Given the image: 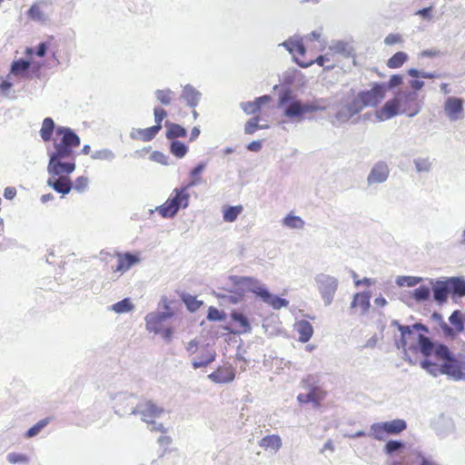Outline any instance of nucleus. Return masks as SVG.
I'll return each instance as SVG.
<instances>
[{
	"instance_id": "25",
	"label": "nucleus",
	"mask_w": 465,
	"mask_h": 465,
	"mask_svg": "<svg viewBox=\"0 0 465 465\" xmlns=\"http://www.w3.org/2000/svg\"><path fill=\"white\" fill-rule=\"evenodd\" d=\"M182 99L185 100L186 104L193 108H195L201 101V92L193 88L192 85H185L183 89Z\"/></svg>"
},
{
	"instance_id": "16",
	"label": "nucleus",
	"mask_w": 465,
	"mask_h": 465,
	"mask_svg": "<svg viewBox=\"0 0 465 465\" xmlns=\"http://www.w3.org/2000/svg\"><path fill=\"white\" fill-rule=\"evenodd\" d=\"M231 320L235 323L233 329H228L230 332L233 334H243V332H249L252 330L251 322L247 315L241 312H232Z\"/></svg>"
},
{
	"instance_id": "46",
	"label": "nucleus",
	"mask_w": 465,
	"mask_h": 465,
	"mask_svg": "<svg viewBox=\"0 0 465 465\" xmlns=\"http://www.w3.org/2000/svg\"><path fill=\"white\" fill-rule=\"evenodd\" d=\"M89 183L88 177H85V175H80L77 177L73 183V188H74L77 192H84V190L87 189Z\"/></svg>"
},
{
	"instance_id": "21",
	"label": "nucleus",
	"mask_w": 465,
	"mask_h": 465,
	"mask_svg": "<svg viewBox=\"0 0 465 465\" xmlns=\"http://www.w3.org/2000/svg\"><path fill=\"white\" fill-rule=\"evenodd\" d=\"M155 135H157V128L154 125L148 128L133 129L130 134V137L133 140L143 141V143L153 140Z\"/></svg>"
},
{
	"instance_id": "28",
	"label": "nucleus",
	"mask_w": 465,
	"mask_h": 465,
	"mask_svg": "<svg viewBox=\"0 0 465 465\" xmlns=\"http://www.w3.org/2000/svg\"><path fill=\"white\" fill-rule=\"evenodd\" d=\"M371 295L368 292H357L355 293L351 307L359 308L361 312H366L370 308Z\"/></svg>"
},
{
	"instance_id": "51",
	"label": "nucleus",
	"mask_w": 465,
	"mask_h": 465,
	"mask_svg": "<svg viewBox=\"0 0 465 465\" xmlns=\"http://www.w3.org/2000/svg\"><path fill=\"white\" fill-rule=\"evenodd\" d=\"M408 74L411 76H421L422 78H438L440 76L437 73L419 72L417 69H410Z\"/></svg>"
},
{
	"instance_id": "20",
	"label": "nucleus",
	"mask_w": 465,
	"mask_h": 465,
	"mask_svg": "<svg viewBox=\"0 0 465 465\" xmlns=\"http://www.w3.org/2000/svg\"><path fill=\"white\" fill-rule=\"evenodd\" d=\"M271 100L269 94H263V96H260L252 100V102H246L245 104H242L241 107L248 115H255L257 112L262 110V106L269 103Z\"/></svg>"
},
{
	"instance_id": "40",
	"label": "nucleus",
	"mask_w": 465,
	"mask_h": 465,
	"mask_svg": "<svg viewBox=\"0 0 465 465\" xmlns=\"http://www.w3.org/2000/svg\"><path fill=\"white\" fill-rule=\"evenodd\" d=\"M431 291L430 287H426V285H421L420 287L416 288L412 292V297L417 302H424V300H428L430 297Z\"/></svg>"
},
{
	"instance_id": "52",
	"label": "nucleus",
	"mask_w": 465,
	"mask_h": 465,
	"mask_svg": "<svg viewBox=\"0 0 465 465\" xmlns=\"http://www.w3.org/2000/svg\"><path fill=\"white\" fill-rule=\"evenodd\" d=\"M402 41L403 38L400 34H390L384 39V43L387 45H394V44H400L402 43Z\"/></svg>"
},
{
	"instance_id": "5",
	"label": "nucleus",
	"mask_w": 465,
	"mask_h": 465,
	"mask_svg": "<svg viewBox=\"0 0 465 465\" xmlns=\"http://www.w3.org/2000/svg\"><path fill=\"white\" fill-rule=\"evenodd\" d=\"M386 95L384 84H374L368 91H361L337 114L339 119H347L364 110L365 106H376Z\"/></svg>"
},
{
	"instance_id": "34",
	"label": "nucleus",
	"mask_w": 465,
	"mask_h": 465,
	"mask_svg": "<svg viewBox=\"0 0 465 465\" xmlns=\"http://www.w3.org/2000/svg\"><path fill=\"white\" fill-rule=\"evenodd\" d=\"M173 92L172 89H157L155 91V96L161 104L168 105L171 104L173 99Z\"/></svg>"
},
{
	"instance_id": "4",
	"label": "nucleus",
	"mask_w": 465,
	"mask_h": 465,
	"mask_svg": "<svg viewBox=\"0 0 465 465\" xmlns=\"http://www.w3.org/2000/svg\"><path fill=\"white\" fill-rule=\"evenodd\" d=\"M399 330L401 331V339L398 341V346L402 348L406 355L408 353H417V351H420L424 356H436L438 345H435L430 337L416 333L415 331V330L428 331V328L423 323H414L412 326L400 325Z\"/></svg>"
},
{
	"instance_id": "26",
	"label": "nucleus",
	"mask_w": 465,
	"mask_h": 465,
	"mask_svg": "<svg viewBox=\"0 0 465 465\" xmlns=\"http://www.w3.org/2000/svg\"><path fill=\"white\" fill-rule=\"evenodd\" d=\"M282 445V441L279 434H269V436H264L259 440L260 447L263 450H272L274 452H277Z\"/></svg>"
},
{
	"instance_id": "61",
	"label": "nucleus",
	"mask_w": 465,
	"mask_h": 465,
	"mask_svg": "<svg viewBox=\"0 0 465 465\" xmlns=\"http://www.w3.org/2000/svg\"><path fill=\"white\" fill-rule=\"evenodd\" d=\"M298 401L300 402H311L312 401V396H311V390L308 393H300L298 395Z\"/></svg>"
},
{
	"instance_id": "49",
	"label": "nucleus",
	"mask_w": 465,
	"mask_h": 465,
	"mask_svg": "<svg viewBox=\"0 0 465 465\" xmlns=\"http://www.w3.org/2000/svg\"><path fill=\"white\" fill-rule=\"evenodd\" d=\"M332 47L333 56L336 59V63L338 62V56H340V54H344V56L348 54L347 45H345V43L343 42L335 43L334 45H332Z\"/></svg>"
},
{
	"instance_id": "31",
	"label": "nucleus",
	"mask_w": 465,
	"mask_h": 465,
	"mask_svg": "<svg viewBox=\"0 0 465 465\" xmlns=\"http://www.w3.org/2000/svg\"><path fill=\"white\" fill-rule=\"evenodd\" d=\"M206 167L205 163H200L196 167H194L190 172V181L186 183L188 187V192H190V189L193 188V186H195V184L201 183L203 181V178L201 176L202 172Z\"/></svg>"
},
{
	"instance_id": "1",
	"label": "nucleus",
	"mask_w": 465,
	"mask_h": 465,
	"mask_svg": "<svg viewBox=\"0 0 465 465\" xmlns=\"http://www.w3.org/2000/svg\"><path fill=\"white\" fill-rule=\"evenodd\" d=\"M55 134L54 150L49 153L47 164V184L58 193L67 194L74 186L69 174L76 167L74 149L80 145L81 139L68 126H58Z\"/></svg>"
},
{
	"instance_id": "29",
	"label": "nucleus",
	"mask_w": 465,
	"mask_h": 465,
	"mask_svg": "<svg viewBox=\"0 0 465 465\" xmlns=\"http://www.w3.org/2000/svg\"><path fill=\"white\" fill-rule=\"evenodd\" d=\"M55 129V124L50 117L44 118L40 128V135L42 140L50 141L52 134Z\"/></svg>"
},
{
	"instance_id": "63",
	"label": "nucleus",
	"mask_w": 465,
	"mask_h": 465,
	"mask_svg": "<svg viewBox=\"0 0 465 465\" xmlns=\"http://www.w3.org/2000/svg\"><path fill=\"white\" fill-rule=\"evenodd\" d=\"M431 7H426L421 8L420 10L417 11L418 15L425 16V17H431Z\"/></svg>"
},
{
	"instance_id": "8",
	"label": "nucleus",
	"mask_w": 465,
	"mask_h": 465,
	"mask_svg": "<svg viewBox=\"0 0 465 465\" xmlns=\"http://www.w3.org/2000/svg\"><path fill=\"white\" fill-rule=\"evenodd\" d=\"M190 202V193L186 183L180 188H174L173 194L158 207L159 213L164 218H172L178 213L180 208H186Z\"/></svg>"
},
{
	"instance_id": "53",
	"label": "nucleus",
	"mask_w": 465,
	"mask_h": 465,
	"mask_svg": "<svg viewBox=\"0 0 465 465\" xmlns=\"http://www.w3.org/2000/svg\"><path fill=\"white\" fill-rule=\"evenodd\" d=\"M402 448V443L401 441H397V440H390L385 446V452L392 453L395 450H401Z\"/></svg>"
},
{
	"instance_id": "10",
	"label": "nucleus",
	"mask_w": 465,
	"mask_h": 465,
	"mask_svg": "<svg viewBox=\"0 0 465 465\" xmlns=\"http://www.w3.org/2000/svg\"><path fill=\"white\" fill-rule=\"evenodd\" d=\"M163 407L157 406V404L153 403L152 401H141L137 406L132 411L134 413H138L142 416V420L146 421L147 423H152V430H156L157 431H165V429L163 423H158L155 425L154 419L161 416L163 412Z\"/></svg>"
},
{
	"instance_id": "59",
	"label": "nucleus",
	"mask_w": 465,
	"mask_h": 465,
	"mask_svg": "<svg viewBox=\"0 0 465 465\" xmlns=\"http://www.w3.org/2000/svg\"><path fill=\"white\" fill-rule=\"evenodd\" d=\"M247 148L250 151H260V149L262 148V142H260V140H254V142H252L247 145Z\"/></svg>"
},
{
	"instance_id": "36",
	"label": "nucleus",
	"mask_w": 465,
	"mask_h": 465,
	"mask_svg": "<svg viewBox=\"0 0 465 465\" xmlns=\"http://www.w3.org/2000/svg\"><path fill=\"white\" fill-rule=\"evenodd\" d=\"M327 395V391L322 387H312L311 388V401L317 407L322 404V400Z\"/></svg>"
},
{
	"instance_id": "11",
	"label": "nucleus",
	"mask_w": 465,
	"mask_h": 465,
	"mask_svg": "<svg viewBox=\"0 0 465 465\" xmlns=\"http://www.w3.org/2000/svg\"><path fill=\"white\" fill-rule=\"evenodd\" d=\"M172 316V312H151L145 316V326L149 331L162 334L165 340H170L173 332L170 326L165 325V322Z\"/></svg>"
},
{
	"instance_id": "44",
	"label": "nucleus",
	"mask_w": 465,
	"mask_h": 465,
	"mask_svg": "<svg viewBox=\"0 0 465 465\" xmlns=\"http://www.w3.org/2000/svg\"><path fill=\"white\" fill-rule=\"evenodd\" d=\"M134 305L129 299H123L113 305V309L115 312H128L133 310Z\"/></svg>"
},
{
	"instance_id": "41",
	"label": "nucleus",
	"mask_w": 465,
	"mask_h": 465,
	"mask_svg": "<svg viewBox=\"0 0 465 465\" xmlns=\"http://www.w3.org/2000/svg\"><path fill=\"white\" fill-rule=\"evenodd\" d=\"M285 226L291 227V229H301L303 227L304 222L302 218L297 217V215H287L283 220Z\"/></svg>"
},
{
	"instance_id": "7",
	"label": "nucleus",
	"mask_w": 465,
	"mask_h": 465,
	"mask_svg": "<svg viewBox=\"0 0 465 465\" xmlns=\"http://www.w3.org/2000/svg\"><path fill=\"white\" fill-rule=\"evenodd\" d=\"M402 102L404 103H411L413 104L412 110L406 109V107L402 108V112H405L407 115L413 116L416 115L417 112L420 111V105L417 98V94H413V92H409L408 94H403L401 99H391L388 100L385 104L381 107V110L376 112L377 117L381 121H384V119H390L391 116L397 115L400 108L401 106Z\"/></svg>"
},
{
	"instance_id": "22",
	"label": "nucleus",
	"mask_w": 465,
	"mask_h": 465,
	"mask_svg": "<svg viewBox=\"0 0 465 465\" xmlns=\"http://www.w3.org/2000/svg\"><path fill=\"white\" fill-rule=\"evenodd\" d=\"M164 127L166 129L165 137L167 140L175 141L177 138L186 137L187 131L183 126L179 125V124L170 123V121H165Z\"/></svg>"
},
{
	"instance_id": "55",
	"label": "nucleus",
	"mask_w": 465,
	"mask_h": 465,
	"mask_svg": "<svg viewBox=\"0 0 465 465\" xmlns=\"http://www.w3.org/2000/svg\"><path fill=\"white\" fill-rule=\"evenodd\" d=\"M416 166L419 171H429L431 167V162L429 159L420 158L416 160Z\"/></svg>"
},
{
	"instance_id": "37",
	"label": "nucleus",
	"mask_w": 465,
	"mask_h": 465,
	"mask_svg": "<svg viewBox=\"0 0 465 465\" xmlns=\"http://www.w3.org/2000/svg\"><path fill=\"white\" fill-rule=\"evenodd\" d=\"M31 64L29 61H25V59H18L17 61H14L11 67V72L15 75H23L25 71L28 70Z\"/></svg>"
},
{
	"instance_id": "42",
	"label": "nucleus",
	"mask_w": 465,
	"mask_h": 465,
	"mask_svg": "<svg viewBox=\"0 0 465 465\" xmlns=\"http://www.w3.org/2000/svg\"><path fill=\"white\" fill-rule=\"evenodd\" d=\"M49 421L50 418H44L43 420H38L32 428L28 429L26 437H34V435L38 434L42 429L45 428Z\"/></svg>"
},
{
	"instance_id": "57",
	"label": "nucleus",
	"mask_w": 465,
	"mask_h": 465,
	"mask_svg": "<svg viewBox=\"0 0 465 465\" xmlns=\"http://www.w3.org/2000/svg\"><path fill=\"white\" fill-rule=\"evenodd\" d=\"M413 80L410 81V85L414 90H420L422 89L424 85V81L419 80V77H413Z\"/></svg>"
},
{
	"instance_id": "47",
	"label": "nucleus",
	"mask_w": 465,
	"mask_h": 465,
	"mask_svg": "<svg viewBox=\"0 0 465 465\" xmlns=\"http://www.w3.org/2000/svg\"><path fill=\"white\" fill-rule=\"evenodd\" d=\"M207 318L209 321H223L225 312H220L216 307L211 306L208 309Z\"/></svg>"
},
{
	"instance_id": "30",
	"label": "nucleus",
	"mask_w": 465,
	"mask_h": 465,
	"mask_svg": "<svg viewBox=\"0 0 465 465\" xmlns=\"http://www.w3.org/2000/svg\"><path fill=\"white\" fill-rule=\"evenodd\" d=\"M450 293L454 296H465V280L453 277L450 279Z\"/></svg>"
},
{
	"instance_id": "17",
	"label": "nucleus",
	"mask_w": 465,
	"mask_h": 465,
	"mask_svg": "<svg viewBox=\"0 0 465 465\" xmlns=\"http://www.w3.org/2000/svg\"><path fill=\"white\" fill-rule=\"evenodd\" d=\"M235 377V370L231 365L219 366L213 373L209 374V378L217 383L231 382Z\"/></svg>"
},
{
	"instance_id": "60",
	"label": "nucleus",
	"mask_w": 465,
	"mask_h": 465,
	"mask_svg": "<svg viewBox=\"0 0 465 465\" xmlns=\"http://www.w3.org/2000/svg\"><path fill=\"white\" fill-rule=\"evenodd\" d=\"M46 45L45 43H40V45H37L36 47V55L37 56H45V54H46Z\"/></svg>"
},
{
	"instance_id": "2",
	"label": "nucleus",
	"mask_w": 465,
	"mask_h": 465,
	"mask_svg": "<svg viewBox=\"0 0 465 465\" xmlns=\"http://www.w3.org/2000/svg\"><path fill=\"white\" fill-rule=\"evenodd\" d=\"M230 282L232 283V289L230 290L231 294L228 295V298L232 302H241L246 292H252L274 310H280V308L287 307L289 304L287 299L272 295L267 288L263 287V285H262L257 279H253V277L230 276Z\"/></svg>"
},
{
	"instance_id": "6",
	"label": "nucleus",
	"mask_w": 465,
	"mask_h": 465,
	"mask_svg": "<svg viewBox=\"0 0 465 465\" xmlns=\"http://www.w3.org/2000/svg\"><path fill=\"white\" fill-rule=\"evenodd\" d=\"M283 46L293 55L294 60L302 67H309V65L317 63L326 68H333L336 65L333 47L330 46L329 51L324 55H319L316 58H307V47L302 39H288L283 42Z\"/></svg>"
},
{
	"instance_id": "38",
	"label": "nucleus",
	"mask_w": 465,
	"mask_h": 465,
	"mask_svg": "<svg viewBox=\"0 0 465 465\" xmlns=\"http://www.w3.org/2000/svg\"><path fill=\"white\" fill-rule=\"evenodd\" d=\"M153 115H154V127H156V134L163 129V122L164 118L167 116L166 110L163 109V107H154L153 108Z\"/></svg>"
},
{
	"instance_id": "14",
	"label": "nucleus",
	"mask_w": 465,
	"mask_h": 465,
	"mask_svg": "<svg viewBox=\"0 0 465 465\" xmlns=\"http://www.w3.org/2000/svg\"><path fill=\"white\" fill-rule=\"evenodd\" d=\"M318 289L325 304H331L338 290V282L332 276L319 274L316 277Z\"/></svg>"
},
{
	"instance_id": "56",
	"label": "nucleus",
	"mask_w": 465,
	"mask_h": 465,
	"mask_svg": "<svg viewBox=\"0 0 465 465\" xmlns=\"http://www.w3.org/2000/svg\"><path fill=\"white\" fill-rule=\"evenodd\" d=\"M402 82H403L402 75L393 74L391 76V78L389 80V86H391V87L399 86V84H402Z\"/></svg>"
},
{
	"instance_id": "12",
	"label": "nucleus",
	"mask_w": 465,
	"mask_h": 465,
	"mask_svg": "<svg viewBox=\"0 0 465 465\" xmlns=\"http://www.w3.org/2000/svg\"><path fill=\"white\" fill-rule=\"evenodd\" d=\"M407 428L404 420H392L386 422L372 423L371 434L376 440H384L389 434H399Z\"/></svg>"
},
{
	"instance_id": "48",
	"label": "nucleus",
	"mask_w": 465,
	"mask_h": 465,
	"mask_svg": "<svg viewBox=\"0 0 465 465\" xmlns=\"http://www.w3.org/2000/svg\"><path fill=\"white\" fill-rule=\"evenodd\" d=\"M6 460L10 463H26L29 460V458L25 454H18V452H10L7 455Z\"/></svg>"
},
{
	"instance_id": "43",
	"label": "nucleus",
	"mask_w": 465,
	"mask_h": 465,
	"mask_svg": "<svg viewBox=\"0 0 465 465\" xmlns=\"http://www.w3.org/2000/svg\"><path fill=\"white\" fill-rule=\"evenodd\" d=\"M259 121L260 117H258V115L247 121V123L244 124V132L246 133V134H253V133L261 129Z\"/></svg>"
},
{
	"instance_id": "24",
	"label": "nucleus",
	"mask_w": 465,
	"mask_h": 465,
	"mask_svg": "<svg viewBox=\"0 0 465 465\" xmlns=\"http://www.w3.org/2000/svg\"><path fill=\"white\" fill-rule=\"evenodd\" d=\"M294 328L299 334V340L302 342H307V341L313 335V327L309 321L302 320L298 321L294 324Z\"/></svg>"
},
{
	"instance_id": "23",
	"label": "nucleus",
	"mask_w": 465,
	"mask_h": 465,
	"mask_svg": "<svg viewBox=\"0 0 465 465\" xmlns=\"http://www.w3.org/2000/svg\"><path fill=\"white\" fill-rule=\"evenodd\" d=\"M389 176V169L387 164L385 163H377L371 170L368 182L370 183H383L386 178Z\"/></svg>"
},
{
	"instance_id": "3",
	"label": "nucleus",
	"mask_w": 465,
	"mask_h": 465,
	"mask_svg": "<svg viewBox=\"0 0 465 465\" xmlns=\"http://www.w3.org/2000/svg\"><path fill=\"white\" fill-rule=\"evenodd\" d=\"M435 358L439 361V365L425 360L421 366L433 375L446 374L453 380H465V354L454 356L447 345L438 344Z\"/></svg>"
},
{
	"instance_id": "32",
	"label": "nucleus",
	"mask_w": 465,
	"mask_h": 465,
	"mask_svg": "<svg viewBox=\"0 0 465 465\" xmlns=\"http://www.w3.org/2000/svg\"><path fill=\"white\" fill-rule=\"evenodd\" d=\"M242 211L243 206H242V204L224 207L223 210V218L226 222H234Z\"/></svg>"
},
{
	"instance_id": "15",
	"label": "nucleus",
	"mask_w": 465,
	"mask_h": 465,
	"mask_svg": "<svg viewBox=\"0 0 465 465\" xmlns=\"http://www.w3.org/2000/svg\"><path fill=\"white\" fill-rule=\"evenodd\" d=\"M444 111L451 121H457V119L461 118L463 116L462 99L450 96L444 103Z\"/></svg>"
},
{
	"instance_id": "9",
	"label": "nucleus",
	"mask_w": 465,
	"mask_h": 465,
	"mask_svg": "<svg viewBox=\"0 0 465 465\" xmlns=\"http://www.w3.org/2000/svg\"><path fill=\"white\" fill-rule=\"evenodd\" d=\"M187 351L191 355H194L193 359L194 369L208 366V364L212 363V361H214L216 359V353L210 344L200 345L195 340H192L189 342Z\"/></svg>"
},
{
	"instance_id": "45",
	"label": "nucleus",
	"mask_w": 465,
	"mask_h": 465,
	"mask_svg": "<svg viewBox=\"0 0 465 465\" xmlns=\"http://www.w3.org/2000/svg\"><path fill=\"white\" fill-rule=\"evenodd\" d=\"M450 322L457 331H461V330H463L462 314L461 312H458V310L451 313Z\"/></svg>"
},
{
	"instance_id": "64",
	"label": "nucleus",
	"mask_w": 465,
	"mask_h": 465,
	"mask_svg": "<svg viewBox=\"0 0 465 465\" xmlns=\"http://www.w3.org/2000/svg\"><path fill=\"white\" fill-rule=\"evenodd\" d=\"M201 131L198 126H194L191 131L190 141L195 140V138L199 137Z\"/></svg>"
},
{
	"instance_id": "19",
	"label": "nucleus",
	"mask_w": 465,
	"mask_h": 465,
	"mask_svg": "<svg viewBox=\"0 0 465 465\" xmlns=\"http://www.w3.org/2000/svg\"><path fill=\"white\" fill-rule=\"evenodd\" d=\"M48 2L46 0H38L33 3L27 11V15L33 21H45L46 19Z\"/></svg>"
},
{
	"instance_id": "58",
	"label": "nucleus",
	"mask_w": 465,
	"mask_h": 465,
	"mask_svg": "<svg viewBox=\"0 0 465 465\" xmlns=\"http://www.w3.org/2000/svg\"><path fill=\"white\" fill-rule=\"evenodd\" d=\"M4 196L6 199L12 200L16 196V189L15 187H6L4 192Z\"/></svg>"
},
{
	"instance_id": "62",
	"label": "nucleus",
	"mask_w": 465,
	"mask_h": 465,
	"mask_svg": "<svg viewBox=\"0 0 465 465\" xmlns=\"http://www.w3.org/2000/svg\"><path fill=\"white\" fill-rule=\"evenodd\" d=\"M438 54H440V51L436 50V48H431V50H425L421 52V56L433 57L438 56Z\"/></svg>"
},
{
	"instance_id": "39",
	"label": "nucleus",
	"mask_w": 465,
	"mask_h": 465,
	"mask_svg": "<svg viewBox=\"0 0 465 465\" xmlns=\"http://www.w3.org/2000/svg\"><path fill=\"white\" fill-rule=\"evenodd\" d=\"M182 301L185 303L189 311H197L203 304V301H199L196 296L193 295H183Z\"/></svg>"
},
{
	"instance_id": "54",
	"label": "nucleus",
	"mask_w": 465,
	"mask_h": 465,
	"mask_svg": "<svg viewBox=\"0 0 465 465\" xmlns=\"http://www.w3.org/2000/svg\"><path fill=\"white\" fill-rule=\"evenodd\" d=\"M420 279H418V277H401V279H399L398 283L400 285H407V286H415L417 283H419Z\"/></svg>"
},
{
	"instance_id": "33",
	"label": "nucleus",
	"mask_w": 465,
	"mask_h": 465,
	"mask_svg": "<svg viewBox=\"0 0 465 465\" xmlns=\"http://www.w3.org/2000/svg\"><path fill=\"white\" fill-rule=\"evenodd\" d=\"M407 60V54L403 53V51H398V53H395L392 56H391V58L388 59L387 66L390 68H399L401 67V65L404 64Z\"/></svg>"
},
{
	"instance_id": "13",
	"label": "nucleus",
	"mask_w": 465,
	"mask_h": 465,
	"mask_svg": "<svg viewBox=\"0 0 465 465\" xmlns=\"http://www.w3.org/2000/svg\"><path fill=\"white\" fill-rule=\"evenodd\" d=\"M140 262L139 255L130 252H115L110 256L107 262L108 270L112 272L124 273L129 270L134 264Z\"/></svg>"
},
{
	"instance_id": "50",
	"label": "nucleus",
	"mask_w": 465,
	"mask_h": 465,
	"mask_svg": "<svg viewBox=\"0 0 465 465\" xmlns=\"http://www.w3.org/2000/svg\"><path fill=\"white\" fill-rule=\"evenodd\" d=\"M114 156L113 151L111 150H99L95 151L94 153H93L92 157L93 159H101V160H109L113 159Z\"/></svg>"
},
{
	"instance_id": "35",
	"label": "nucleus",
	"mask_w": 465,
	"mask_h": 465,
	"mask_svg": "<svg viewBox=\"0 0 465 465\" xmlns=\"http://www.w3.org/2000/svg\"><path fill=\"white\" fill-rule=\"evenodd\" d=\"M169 150L171 153H173L176 157H183L186 153H188V147L184 143L179 142V140H175L174 142H171Z\"/></svg>"
},
{
	"instance_id": "27",
	"label": "nucleus",
	"mask_w": 465,
	"mask_h": 465,
	"mask_svg": "<svg viewBox=\"0 0 465 465\" xmlns=\"http://www.w3.org/2000/svg\"><path fill=\"white\" fill-rule=\"evenodd\" d=\"M450 291V280L437 282L433 288V297L438 302H445L448 300Z\"/></svg>"
},
{
	"instance_id": "18",
	"label": "nucleus",
	"mask_w": 465,
	"mask_h": 465,
	"mask_svg": "<svg viewBox=\"0 0 465 465\" xmlns=\"http://www.w3.org/2000/svg\"><path fill=\"white\" fill-rule=\"evenodd\" d=\"M317 110H319L318 105L312 104H302L301 102H297L296 100L288 105L285 110V115L293 118V116H300L302 115V114H307V112H313Z\"/></svg>"
}]
</instances>
